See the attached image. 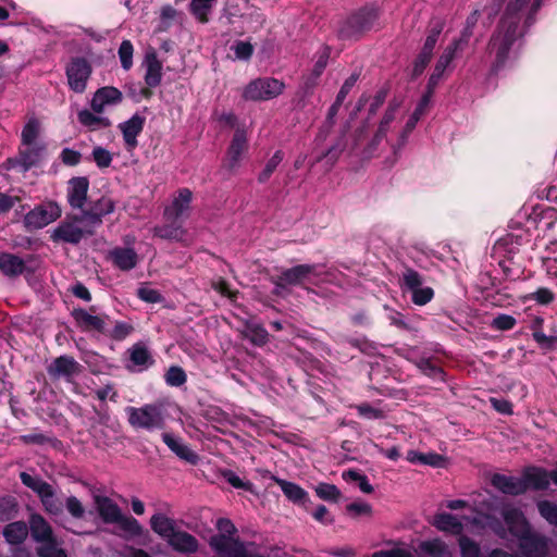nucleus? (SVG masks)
<instances>
[{
    "mask_svg": "<svg viewBox=\"0 0 557 557\" xmlns=\"http://www.w3.org/2000/svg\"><path fill=\"white\" fill-rule=\"evenodd\" d=\"M191 197L193 194L188 188L180 189L164 210L166 219L175 221L185 216L190 209Z\"/></svg>",
    "mask_w": 557,
    "mask_h": 557,
    "instance_id": "obj_19",
    "label": "nucleus"
},
{
    "mask_svg": "<svg viewBox=\"0 0 557 557\" xmlns=\"http://www.w3.org/2000/svg\"><path fill=\"white\" fill-rule=\"evenodd\" d=\"M371 557H413L411 552L406 548L395 547L388 550H379L372 554Z\"/></svg>",
    "mask_w": 557,
    "mask_h": 557,
    "instance_id": "obj_64",
    "label": "nucleus"
},
{
    "mask_svg": "<svg viewBox=\"0 0 557 557\" xmlns=\"http://www.w3.org/2000/svg\"><path fill=\"white\" fill-rule=\"evenodd\" d=\"M29 530L33 539L38 543L53 539L51 527L41 516H32L28 531Z\"/></svg>",
    "mask_w": 557,
    "mask_h": 557,
    "instance_id": "obj_34",
    "label": "nucleus"
},
{
    "mask_svg": "<svg viewBox=\"0 0 557 557\" xmlns=\"http://www.w3.org/2000/svg\"><path fill=\"white\" fill-rule=\"evenodd\" d=\"M28 535V527L25 522L17 521L9 523L3 529V536L11 545L21 544Z\"/></svg>",
    "mask_w": 557,
    "mask_h": 557,
    "instance_id": "obj_37",
    "label": "nucleus"
},
{
    "mask_svg": "<svg viewBox=\"0 0 557 557\" xmlns=\"http://www.w3.org/2000/svg\"><path fill=\"white\" fill-rule=\"evenodd\" d=\"M401 288L411 294V300L417 306H424L434 297L432 287L423 286V278L417 271L406 269L401 276Z\"/></svg>",
    "mask_w": 557,
    "mask_h": 557,
    "instance_id": "obj_6",
    "label": "nucleus"
},
{
    "mask_svg": "<svg viewBox=\"0 0 557 557\" xmlns=\"http://www.w3.org/2000/svg\"><path fill=\"white\" fill-rule=\"evenodd\" d=\"M505 12L493 34L488 53L494 57L496 70L516 58L520 40L531 14L541 5V0H503Z\"/></svg>",
    "mask_w": 557,
    "mask_h": 557,
    "instance_id": "obj_1",
    "label": "nucleus"
},
{
    "mask_svg": "<svg viewBox=\"0 0 557 557\" xmlns=\"http://www.w3.org/2000/svg\"><path fill=\"white\" fill-rule=\"evenodd\" d=\"M122 92L112 86L99 88L92 96L90 107L96 113H103L108 108L122 102Z\"/></svg>",
    "mask_w": 557,
    "mask_h": 557,
    "instance_id": "obj_16",
    "label": "nucleus"
},
{
    "mask_svg": "<svg viewBox=\"0 0 557 557\" xmlns=\"http://www.w3.org/2000/svg\"><path fill=\"white\" fill-rule=\"evenodd\" d=\"M77 120L90 132L100 131L111 126V121L107 116H103L102 113H96L95 111H89L87 109L78 111Z\"/></svg>",
    "mask_w": 557,
    "mask_h": 557,
    "instance_id": "obj_26",
    "label": "nucleus"
},
{
    "mask_svg": "<svg viewBox=\"0 0 557 557\" xmlns=\"http://www.w3.org/2000/svg\"><path fill=\"white\" fill-rule=\"evenodd\" d=\"M129 360L133 364V370L135 371H143L147 368H149L153 363V359L147 349V347L141 344L137 343L129 348Z\"/></svg>",
    "mask_w": 557,
    "mask_h": 557,
    "instance_id": "obj_30",
    "label": "nucleus"
},
{
    "mask_svg": "<svg viewBox=\"0 0 557 557\" xmlns=\"http://www.w3.org/2000/svg\"><path fill=\"white\" fill-rule=\"evenodd\" d=\"M215 527L219 531L216 535L235 536L237 529L234 523L227 518H220L216 520Z\"/></svg>",
    "mask_w": 557,
    "mask_h": 557,
    "instance_id": "obj_61",
    "label": "nucleus"
},
{
    "mask_svg": "<svg viewBox=\"0 0 557 557\" xmlns=\"http://www.w3.org/2000/svg\"><path fill=\"white\" fill-rule=\"evenodd\" d=\"M127 421L134 429L161 430L165 425V413L161 405L148 404L125 409Z\"/></svg>",
    "mask_w": 557,
    "mask_h": 557,
    "instance_id": "obj_4",
    "label": "nucleus"
},
{
    "mask_svg": "<svg viewBox=\"0 0 557 557\" xmlns=\"http://www.w3.org/2000/svg\"><path fill=\"white\" fill-rule=\"evenodd\" d=\"M137 295L141 300L150 304H157L162 300L161 294L157 289L147 285L139 287Z\"/></svg>",
    "mask_w": 557,
    "mask_h": 557,
    "instance_id": "obj_58",
    "label": "nucleus"
},
{
    "mask_svg": "<svg viewBox=\"0 0 557 557\" xmlns=\"http://www.w3.org/2000/svg\"><path fill=\"white\" fill-rule=\"evenodd\" d=\"M65 506H66L67 511L74 518H82L85 513V508H84L83 504L75 496L67 497L66 502H65Z\"/></svg>",
    "mask_w": 557,
    "mask_h": 557,
    "instance_id": "obj_63",
    "label": "nucleus"
},
{
    "mask_svg": "<svg viewBox=\"0 0 557 557\" xmlns=\"http://www.w3.org/2000/svg\"><path fill=\"white\" fill-rule=\"evenodd\" d=\"M216 0H193L190 3V12L200 22L209 21V13Z\"/></svg>",
    "mask_w": 557,
    "mask_h": 557,
    "instance_id": "obj_42",
    "label": "nucleus"
},
{
    "mask_svg": "<svg viewBox=\"0 0 557 557\" xmlns=\"http://www.w3.org/2000/svg\"><path fill=\"white\" fill-rule=\"evenodd\" d=\"M503 517L508 532L520 542V549L525 557H546L549 549V540L543 535L532 533L523 513L516 507L505 506Z\"/></svg>",
    "mask_w": 557,
    "mask_h": 557,
    "instance_id": "obj_2",
    "label": "nucleus"
},
{
    "mask_svg": "<svg viewBox=\"0 0 557 557\" xmlns=\"http://www.w3.org/2000/svg\"><path fill=\"white\" fill-rule=\"evenodd\" d=\"M109 258L122 271L134 269L138 261V256L134 249L123 247H115L110 250Z\"/></svg>",
    "mask_w": 557,
    "mask_h": 557,
    "instance_id": "obj_25",
    "label": "nucleus"
},
{
    "mask_svg": "<svg viewBox=\"0 0 557 557\" xmlns=\"http://www.w3.org/2000/svg\"><path fill=\"white\" fill-rule=\"evenodd\" d=\"M144 124L145 117L139 114H134L127 121L119 124L127 150L132 151L137 147V137L143 132Z\"/></svg>",
    "mask_w": 557,
    "mask_h": 557,
    "instance_id": "obj_20",
    "label": "nucleus"
},
{
    "mask_svg": "<svg viewBox=\"0 0 557 557\" xmlns=\"http://www.w3.org/2000/svg\"><path fill=\"white\" fill-rule=\"evenodd\" d=\"M377 20V13L374 9H363L351 15L339 29L343 38H356L362 33L371 29Z\"/></svg>",
    "mask_w": 557,
    "mask_h": 557,
    "instance_id": "obj_7",
    "label": "nucleus"
},
{
    "mask_svg": "<svg viewBox=\"0 0 557 557\" xmlns=\"http://www.w3.org/2000/svg\"><path fill=\"white\" fill-rule=\"evenodd\" d=\"M433 92H430V89H428V92L423 95L419 103L417 104L414 111L407 120L401 133H400V144H404L406 141L407 136L413 131L417 123L421 119V116L425 113L426 108L430 103L431 96Z\"/></svg>",
    "mask_w": 557,
    "mask_h": 557,
    "instance_id": "obj_28",
    "label": "nucleus"
},
{
    "mask_svg": "<svg viewBox=\"0 0 557 557\" xmlns=\"http://www.w3.org/2000/svg\"><path fill=\"white\" fill-rule=\"evenodd\" d=\"M37 553L40 557H66L65 552L59 547L54 537L41 542Z\"/></svg>",
    "mask_w": 557,
    "mask_h": 557,
    "instance_id": "obj_46",
    "label": "nucleus"
},
{
    "mask_svg": "<svg viewBox=\"0 0 557 557\" xmlns=\"http://www.w3.org/2000/svg\"><path fill=\"white\" fill-rule=\"evenodd\" d=\"M277 485L281 487L284 495L292 502L298 503L305 499L307 493L297 484L276 479Z\"/></svg>",
    "mask_w": 557,
    "mask_h": 557,
    "instance_id": "obj_41",
    "label": "nucleus"
},
{
    "mask_svg": "<svg viewBox=\"0 0 557 557\" xmlns=\"http://www.w3.org/2000/svg\"><path fill=\"white\" fill-rule=\"evenodd\" d=\"M283 152L281 150H277L267 162L264 169L262 170V172L260 173L259 175V181L260 182H264L267 181L271 175L272 173L275 171V169L277 168V165L282 162L283 160Z\"/></svg>",
    "mask_w": 557,
    "mask_h": 557,
    "instance_id": "obj_53",
    "label": "nucleus"
},
{
    "mask_svg": "<svg viewBox=\"0 0 557 557\" xmlns=\"http://www.w3.org/2000/svg\"><path fill=\"white\" fill-rule=\"evenodd\" d=\"M347 512L354 517L371 516L372 507L368 503H352L347 505Z\"/></svg>",
    "mask_w": 557,
    "mask_h": 557,
    "instance_id": "obj_60",
    "label": "nucleus"
},
{
    "mask_svg": "<svg viewBox=\"0 0 557 557\" xmlns=\"http://www.w3.org/2000/svg\"><path fill=\"white\" fill-rule=\"evenodd\" d=\"M89 182L86 177L70 180L67 187V200L72 208L82 209L87 199Z\"/></svg>",
    "mask_w": 557,
    "mask_h": 557,
    "instance_id": "obj_22",
    "label": "nucleus"
},
{
    "mask_svg": "<svg viewBox=\"0 0 557 557\" xmlns=\"http://www.w3.org/2000/svg\"><path fill=\"white\" fill-rule=\"evenodd\" d=\"M154 235L160 238L181 240L185 235V231L180 226H159L154 228Z\"/></svg>",
    "mask_w": 557,
    "mask_h": 557,
    "instance_id": "obj_51",
    "label": "nucleus"
},
{
    "mask_svg": "<svg viewBox=\"0 0 557 557\" xmlns=\"http://www.w3.org/2000/svg\"><path fill=\"white\" fill-rule=\"evenodd\" d=\"M121 531L124 532L127 537L139 536L143 533V528L139 522L133 517L121 516L119 521H115Z\"/></svg>",
    "mask_w": 557,
    "mask_h": 557,
    "instance_id": "obj_44",
    "label": "nucleus"
},
{
    "mask_svg": "<svg viewBox=\"0 0 557 557\" xmlns=\"http://www.w3.org/2000/svg\"><path fill=\"white\" fill-rule=\"evenodd\" d=\"M330 55H331V49L326 46L322 47L318 51V53L315 55L314 65L312 69V82L310 83V86H313L315 84V81L323 73L324 69L327 65Z\"/></svg>",
    "mask_w": 557,
    "mask_h": 557,
    "instance_id": "obj_43",
    "label": "nucleus"
},
{
    "mask_svg": "<svg viewBox=\"0 0 557 557\" xmlns=\"http://www.w3.org/2000/svg\"><path fill=\"white\" fill-rule=\"evenodd\" d=\"M114 209L115 201L108 196H102L92 202L88 210L82 212V220H85L91 226H98L102 223V218L112 213Z\"/></svg>",
    "mask_w": 557,
    "mask_h": 557,
    "instance_id": "obj_18",
    "label": "nucleus"
},
{
    "mask_svg": "<svg viewBox=\"0 0 557 557\" xmlns=\"http://www.w3.org/2000/svg\"><path fill=\"white\" fill-rule=\"evenodd\" d=\"M44 145H21L18 162L24 171L36 165L42 154Z\"/></svg>",
    "mask_w": 557,
    "mask_h": 557,
    "instance_id": "obj_32",
    "label": "nucleus"
},
{
    "mask_svg": "<svg viewBox=\"0 0 557 557\" xmlns=\"http://www.w3.org/2000/svg\"><path fill=\"white\" fill-rule=\"evenodd\" d=\"M146 73H145V83L149 87H157L162 79V63L158 59L157 53L154 51H148L145 55L144 63Z\"/></svg>",
    "mask_w": 557,
    "mask_h": 557,
    "instance_id": "obj_24",
    "label": "nucleus"
},
{
    "mask_svg": "<svg viewBox=\"0 0 557 557\" xmlns=\"http://www.w3.org/2000/svg\"><path fill=\"white\" fill-rule=\"evenodd\" d=\"M528 298L536 301L540 305H549L555 299V295L548 288L541 287L534 293L530 294Z\"/></svg>",
    "mask_w": 557,
    "mask_h": 557,
    "instance_id": "obj_59",
    "label": "nucleus"
},
{
    "mask_svg": "<svg viewBox=\"0 0 557 557\" xmlns=\"http://www.w3.org/2000/svg\"><path fill=\"white\" fill-rule=\"evenodd\" d=\"M522 480L527 484V490H544L549 485L552 473L540 468H531L524 472Z\"/></svg>",
    "mask_w": 557,
    "mask_h": 557,
    "instance_id": "obj_31",
    "label": "nucleus"
},
{
    "mask_svg": "<svg viewBox=\"0 0 557 557\" xmlns=\"http://www.w3.org/2000/svg\"><path fill=\"white\" fill-rule=\"evenodd\" d=\"M41 125L38 119L29 117L21 134V145H42L39 140Z\"/></svg>",
    "mask_w": 557,
    "mask_h": 557,
    "instance_id": "obj_39",
    "label": "nucleus"
},
{
    "mask_svg": "<svg viewBox=\"0 0 557 557\" xmlns=\"http://www.w3.org/2000/svg\"><path fill=\"white\" fill-rule=\"evenodd\" d=\"M209 545L218 557H244L248 548L237 536L213 535Z\"/></svg>",
    "mask_w": 557,
    "mask_h": 557,
    "instance_id": "obj_10",
    "label": "nucleus"
},
{
    "mask_svg": "<svg viewBox=\"0 0 557 557\" xmlns=\"http://www.w3.org/2000/svg\"><path fill=\"white\" fill-rule=\"evenodd\" d=\"M358 413L367 419H382L384 418V412L381 409L374 408L369 404H361L356 407Z\"/></svg>",
    "mask_w": 557,
    "mask_h": 557,
    "instance_id": "obj_62",
    "label": "nucleus"
},
{
    "mask_svg": "<svg viewBox=\"0 0 557 557\" xmlns=\"http://www.w3.org/2000/svg\"><path fill=\"white\" fill-rule=\"evenodd\" d=\"M151 529L166 541L176 531L175 522L163 513H156L150 519Z\"/></svg>",
    "mask_w": 557,
    "mask_h": 557,
    "instance_id": "obj_36",
    "label": "nucleus"
},
{
    "mask_svg": "<svg viewBox=\"0 0 557 557\" xmlns=\"http://www.w3.org/2000/svg\"><path fill=\"white\" fill-rule=\"evenodd\" d=\"M61 215V208L54 201H47L29 211L25 216V223L33 228H42L55 221Z\"/></svg>",
    "mask_w": 557,
    "mask_h": 557,
    "instance_id": "obj_8",
    "label": "nucleus"
},
{
    "mask_svg": "<svg viewBox=\"0 0 557 557\" xmlns=\"http://www.w3.org/2000/svg\"><path fill=\"white\" fill-rule=\"evenodd\" d=\"M92 159L99 168H108L112 162V154L102 147H96L92 150Z\"/></svg>",
    "mask_w": 557,
    "mask_h": 557,
    "instance_id": "obj_57",
    "label": "nucleus"
},
{
    "mask_svg": "<svg viewBox=\"0 0 557 557\" xmlns=\"http://www.w3.org/2000/svg\"><path fill=\"white\" fill-rule=\"evenodd\" d=\"M134 47L129 40H123L119 48V58L121 65L125 71L133 66Z\"/></svg>",
    "mask_w": 557,
    "mask_h": 557,
    "instance_id": "obj_48",
    "label": "nucleus"
},
{
    "mask_svg": "<svg viewBox=\"0 0 557 557\" xmlns=\"http://www.w3.org/2000/svg\"><path fill=\"white\" fill-rule=\"evenodd\" d=\"M75 319L83 327L87 330H95L98 332L106 331L107 322L104 317L95 315L88 313L85 310H77L75 311Z\"/></svg>",
    "mask_w": 557,
    "mask_h": 557,
    "instance_id": "obj_38",
    "label": "nucleus"
},
{
    "mask_svg": "<svg viewBox=\"0 0 557 557\" xmlns=\"http://www.w3.org/2000/svg\"><path fill=\"white\" fill-rule=\"evenodd\" d=\"M90 74V64L82 58L73 59L66 66L69 86L73 91L77 94L85 91Z\"/></svg>",
    "mask_w": 557,
    "mask_h": 557,
    "instance_id": "obj_9",
    "label": "nucleus"
},
{
    "mask_svg": "<svg viewBox=\"0 0 557 557\" xmlns=\"http://www.w3.org/2000/svg\"><path fill=\"white\" fill-rule=\"evenodd\" d=\"M165 381L171 386H181L186 382V374L180 367H171L166 374Z\"/></svg>",
    "mask_w": 557,
    "mask_h": 557,
    "instance_id": "obj_56",
    "label": "nucleus"
},
{
    "mask_svg": "<svg viewBox=\"0 0 557 557\" xmlns=\"http://www.w3.org/2000/svg\"><path fill=\"white\" fill-rule=\"evenodd\" d=\"M25 262L20 257L2 252L0 253V271L7 276H16L24 272Z\"/></svg>",
    "mask_w": 557,
    "mask_h": 557,
    "instance_id": "obj_33",
    "label": "nucleus"
},
{
    "mask_svg": "<svg viewBox=\"0 0 557 557\" xmlns=\"http://www.w3.org/2000/svg\"><path fill=\"white\" fill-rule=\"evenodd\" d=\"M469 523H478L476 518L458 516L449 512H438L433 517L432 524L442 532L460 535Z\"/></svg>",
    "mask_w": 557,
    "mask_h": 557,
    "instance_id": "obj_11",
    "label": "nucleus"
},
{
    "mask_svg": "<svg viewBox=\"0 0 557 557\" xmlns=\"http://www.w3.org/2000/svg\"><path fill=\"white\" fill-rule=\"evenodd\" d=\"M81 364L73 357L60 356L49 364L47 370L53 379L71 381L72 377L81 372Z\"/></svg>",
    "mask_w": 557,
    "mask_h": 557,
    "instance_id": "obj_17",
    "label": "nucleus"
},
{
    "mask_svg": "<svg viewBox=\"0 0 557 557\" xmlns=\"http://www.w3.org/2000/svg\"><path fill=\"white\" fill-rule=\"evenodd\" d=\"M81 222H86L79 219L73 221H64L60 223L52 232L51 238L55 242H65L70 244H77L81 239L88 234H91V230H84L78 225Z\"/></svg>",
    "mask_w": 557,
    "mask_h": 557,
    "instance_id": "obj_13",
    "label": "nucleus"
},
{
    "mask_svg": "<svg viewBox=\"0 0 557 557\" xmlns=\"http://www.w3.org/2000/svg\"><path fill=\"white\" fill-rule=\"evenodd\" d=\"M321 269L313 264H300L292 269L285 270L280 281L285 284H317L321 275Z\"/></svg>",
    "mask_w": 557,
    "mask_h": 557,
    "instance_id": "obj_12",
    "label": "nucleus"
},
{
    "mask_svg": "<svg viewBox=\"0 0 557 557\" xmlns=\"http://www.w3.org/2000/svg\"><path fill=\"white\" fill-rule=\"evenodd\" d=\"M285 89L284 82L274 77H259L243 90V98L249 101H268L278 97Z\"/></svg>",
    "mask_w": 557,
    "mask_h": 557,
    "instance_id": "obj_5",
    "label": "nucleus"
},
{
    "mask_svg": "<svg viewBox=\"0 0 557 557\" xmlns=\"http://www.w3.org/2000/svg\"><path fill=\"white\" fill-rule=\"evenodd\" d=\"M419 552L431 557H451L448 545L441 539L423 541L419 544Z\"/></svg>",
    "mask_w": 557,
    "mask_h": 557,
    "instance_id": "obj_35",
    "label": "nucleus"
},
{
    "mask_svg": "<svg viewBox=\"0 0 557 557\" xmlns=\"http://www.w3.org/2000/svg\"><path fill=\"white\" fill-rule=\"evenodd\" d=\"M315 493L324 500H336L341 494L335 485L329 483H320L317 485Z\"/></svg>",
    "mask_w": 557,
    "mask_h": 557,
    "instance_id": "obj_55",
    "label": "nucleus"
},
{
    "mask_svg": "<svg viewBox=\"0 0 557 557\" xmlns=\"http://www.w3.org/2000/svg\"><path fill=\"white\" fill-rule=\"evenodd\" d=\"M476 11L468 17L467 25L459 37L453 39L442 51L436 60L433 72L428 82V89L433 92L435 87L445 77L447 71L451 69L453 61L460 55L468 47L472 36V27L476 23Z\"/></svg>",
    "mask_w": 557,
    "mask_h": 557,
    "instance_id": "obj_3",
    "label": "nucleus"
},
{
    "mask_svg": "<svg viewBox=\"0 0 557 557\" xmlns=\"http://www.w3.org/2000/svg\"><path fill=\"white\" fill-rule=\"evenodd\" d=\"M401 104L403 101L396 98L388 103L374 136L375 143L381 141L395 128L397 122L403 116Z\"/></svg>",
    "mask_w": 557,
    "mask_h": 557,
    "instance_id": "obj_15",
    "label": "nucleus"
},
{
    "mask_svg": "<svg viewBox=\"0 0 557 557\" xmlns=\"http://www.w3.org/2000/svg\"><path fill=\"white\" fill-rule=\"evenodd\" d=\"M235 59L247 61L253 53V46L249 41L238 40L231 46Z\"/></svg>",
    "mask_w": 557,
    "mask_h": 557,
    "instance_id": "obj_52",
    "label": "nucleus"
},
{
    "mask_svg": "<svg viewBox=\"0 0 557 557\" xmlns=\"http://www.w3.org/2000/svg\"><path fill=\"white\" fill-rule=\"evenodd\" d=\"M432 57V52L421 49L412 63L411 75L413 77L421 75L430 63Z\"/></svg>",
    "mask_w": 557,
    "mask_h": 557,
    "instance_id": "obj_49",
    "label": "nucleus"
},
{
    "mask_svg": "<svg viewBox=\"0 0 557 557\" xmlns=\"http://www.w3.org/2000/svg\"><path fill=\"white\" fill-rule=\"evenodd\" d=\"M492 484L500 492L509 495H519L527 491V484L522 478L495 474Z\"/></svg>",
    "mask_w": 557,
    "mask_h": 557,
    "instance_id": "obj_23",
    "label": "nucleus"
},
{
    "mask_svg": "<svg viewBox=\"0 0 557 557\" xmlns=\"http://www.w3.org/2000/svg\"><path fill=\"white\" fill-rule=\"evenodd\" d=\"M92 498L100 518L106 523H114L121 519L123 513L119 505L113 499L97 493L94 494Z\"/></svg>",
    "mask_w": 557,
    "mask_h": 557,
    "instance_id": "obj_21",
    "label": "nucleus"
},
{
    "mask_svg": "<svg viewBox=\"0 0 557 557\" xmlns=\"http://www.w3.org/2000/svg\"><path fill=\"white\" fill-rule=\"evenodd\" d=\"M461 557H480L481 550L476 542L461 535L458 540Z\"/></svg>",
    "mask_w": 557,
    "mask_h": 557,
    "instance_id": "obj_47",
    "label": "nucleus"
},
{
    "mask_svg": "<svg viewBox=\"0 0 557 557\" xmlns=\"http://www.w3.org/2000/svg\"><path fill=\"white\" fill-rule=\"evenodd\" d=\"M407 460L413 465H428L432 467H443L444 458L436 453H419L417 450H409L406 456Z\"/></svg>",
    "mask_w": 557,
    "mask_h": 557,
    "instance_id": "obj_40",
    "label": "nucleus"
},
{
    "mask_svg": "<svg viewBox=\"0 0 557 557\" xmlns=\"http://www.w3.org/2000/svg\"><path fill=\"white\" fill-rule=\"evenodd\" d=\"M162 440L166 446L181 459L195 463L198 459L197 455L180 438L170 433H163Z\"/></svg>",
    "mask_w": 557,
    "mask_h": 557,
    "instance_id": "obj_29",
    "label": "nucleus"
},
{
    "mask_svg": "<svg viewBox=\"0 0 557 557\" xmlns=\"http://www.w3.org/2000/svg\"><path fill=\"white\" fill-rule=\"evenodd\" d=\"M21 481L24 485L35 491L39 496L42 493H46V491H48V487L50 486V484L26 472L21 473Z\"/></svg>",
    "mask_w": 557,
    "mask_h": 557,
    "instance_id": "obj_50",
    "label": "nucleus"
},
{
    "mask_svg": "<svg viewBox=\"0 0 557 557\" xmlns=\"http://www.w3.org/2000/svg\"><path fill=\"white\" fill-rule=\"evenodd\" d=\"M541 516L549 523L557 525V505L543 500L537 504Z\"/></svg>",
    "mask_w": 557,
    "mask_h": 557,
    "instance_id": "obj_54",
    "label": "nucleus"
},
{
    "mask_svg": "<svg viewBox=\"0 0 557 557\" xmlns=\"http://www.w3.org/2000/svg\"><path fill=\"white\" fill-rule=\"evenodd\" d=\"M169 545L181 553H195L198 549L197 539L181 530H176L168 540Z\"/></svg>",
    "mask_w": 557,
    "mask_h": 557,
    "instance_id": "obj_27",
    "label": "nucleus"
},
{
    "mask_svg": "<svg viewBox=\"0 0 557 557\" xmlns=\"http://www.w3.org/2000/svg\"><path fill=\"white\" fill-rule=\"evenodd\" d=\"M39 497L48 512L58 515L62 511L63 504L55 497L51 485L48 487V491L42 493Z\"/></svg>",
    "mask_w": 557,
    "mask_h": 557,
    "instance_id": "obj_45",
    "label": "nucleus"
},
{
    "mask_svg": "<svg viewBox=\"0 0 557 557\" xmlns=\"http://www.w3.org/2000/svg\"><path fill=\"white\" fill-rule=\"evenodd\" d=\"M248 150V136L246 129L238 127L227 149L225 166L235 170L239 166L245 153Z\"/></svg>",
    "mask_w": 557,
    "mask_h": 557,
    "instance_id": "obj_14",
    "label": "nucleus"
}]
</instances>
